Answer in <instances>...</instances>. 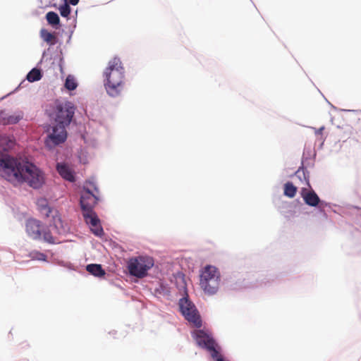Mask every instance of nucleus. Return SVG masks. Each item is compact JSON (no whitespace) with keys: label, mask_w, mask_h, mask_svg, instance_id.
I'll list each match as a JSON object with an SVG mask.
<instances>
[{"label":"nucleus","mask_w":361,"mask_h":361,"mask_svg":"<svg viewBox=\"0 0 361 361\" xmlns=\"http://www.w3.org/2000/svg\"><path fill=\"white\" fill-rule=\"evenodd\" d=\"M50 215H51V216H52L51 226H53L54 227V228L56 230V231L59 233L64 232L65 229L63 227V221L61 220V218L58 211L54 210L53 213L51 214Z\"/></svg>","instance_id":"obj_12"},{"label":"nucleus","mask_w":361,"mask_h":361,"mask_svg":"<svg viewBox=\"0 0 361 361\" xmlns=\"http://www.w3.org/2000/svg\"><path fill=\"white\" fill-rule=\"evenodd\" d=\"M103 75L106 93L112 97L120 96L125 87V69L119 58L109 61Z\"/></svg>","instance_id":"obj_3"},{"label":"nucleus","mask_w":361,"mask_h":361,"mask_svg":"<svg viewBox=\"0 0 361 361\" xmlns=\"http://www.w3.org/2000/svg\"><path fill=\"white\" fill-rule=\"evenodd\" d=\"M41 256H42V258H41V259H44V258H45V257H46V256H45L44 254H41Z\"/></svg>","instance_id":"obj_29"},{"label":"nucleus","mask_w":361,"mask_h":361,"mask_svg":"<svg viewBox=\"0 0 361 361\" xmlns=\"http://www.w3.org/2000/svg\"><path fill=\"white\" fill-rule=\"evenodd\" d=\"M80 0H69V2L71 4H72L73 6H75L78 4Z\"/></svg>","instance_id":"obj_27"},{"label":"nucleus","mask_w":361,"mask_h":361,"mask_svg":"<svg viewBox=\"0 0 361 361\" xmlns=\"http://www.w3.org/2000/svg\"><path fill=\"white\" fill-rule=\"evenodd\" d=\"M178 306L183 316H200L194 303L187 298L180 299Z\"/></svg>","instance_id":"obj_10"},{"label":"nucleus","mask_w":361,"mask_h":361,"mask_svg":"<svg viewBox=\"0 0 361 361\" xmlns=\"http://www.w3.org/2000/svg\"><path fill=\"white\" fill-rule=\"evenodd\" d=\"M65 87L69 90H74L77 87V83L73 77L68 75L66 78Z\"/></svg>","instance_id":"obj_21"},{"label":"nucleus","mask_w":361,"mask_h":361,"mask_svg":"<svg viewBox=\"0 0 361 361\" xmlns=\"http://www.w3.org/2000/svg\"><path fill=\"white\" fill-rule=\"evenodd\" d=\"M14 145L13 137L0 136V176L14 185L27 183L34 189L39 188L44 183V177L38 167L27 160L2 154Z\"/></svg>","instance_id":"obj_1"},{"label":"nucleus","mask_w":361,"mask_h":361,"mask_svg":"<svg viewBox=\"0 0 361 361\" xmlns=\"http://www.w3.org/2000/svg\"><path fill=\"white\" fill-rule=\"evenodd\" d=\"M75 114V108L69 102L56 103L51 117L56 122L51 132L45 140V146L52 149L56 145L64 142L67 138L66 127L68 126Z\"/></svg>","instance_id":"obj_2"},{"label":"nucleus","mask_w":361,"mask_h":361,"mask_svg":"<svg viewBox=\"0 0 361 361\" xmlns=\"http://www.w3.org/2000/svg\"><path fill=\"white\" fill-rule=\"evenodd\" d=\"M40 213L46 217H49L53 213L54 209L49 207L47 200L39 199L37 202Z\"/></svg>","instance_id":"obj_13"},{"label":"nucleus","mask_w":361,"mask_h":361,"mask_svg":"<svg viewBox=\"0 0 361 361\" xmlns=\"http://www.w3.org/2000/svg\"><path fill=\"white\" fill-rule=\"evenodd\" d=\"M82 214L86 223L90 226V228L96 226L97 224L100 223V221L94 212L85 213Z\"/></svg>","instance_id":"obj_15"},{"label":"nucleus","mask_w":361,"mask_h":361,"mask_svg":"<svg viewBox=\"0 0 361 361\" xmlns=\"http://www.w3.org/2000/svg\"><path fill=\"white\" fill-rule=\"evenodd\" d=\"M87 271L95 276H102L105 274L104 270L100 264H91L87 266Z\"/></svg>","instance_id":"obj_16"},{"label":"nucleus","mask_w":361,"mask_h":361,"mask_svg":"<svg viewBox=\"0 0 361 361\" xmlns=\"http://www.w3.org/2000/svg\"><path fill=\"white\" fill-rule=\"evenodd\" d=\"M4 115H5V111L0 110V124L4 125Z\"/></svg>","instance_id":"obj_26"},{"label":"nucleus","mask_w":361,"mask_h":361,"mask_svg":"<svg viewBox=\"0 0 361 361\" xmlns=\"http://www.w3.org/2000/svg\"><path fill=\"white\" fill-rule=\"evenodd\" d=\"M40 36L42 39L50 45H54L56 42V37L54 34L49 32L46 29H42Z\"/></svg>","instance_id":"obj_14"},{"label":"nucleus","mask_w":361,"mask_h":361,"mask_svg":"<svg viewBox=\"0 0 361 361\" xmlns=\"http://www.w3.org/2000/svg\"><path fill=\"white\" fill-rule=\"evenodd\" d=\"M188 321L192 324V325L197 328H200L202 326V317H185Z\"/></svg>","instance_id":"obj_23"},{"label":"nucleus","mask_w":361,"mask_h":361,"mask_svg":"<svg viewBox=\"0 0 361 361\" xmlns=\"http://www.w3.org/2000/svg\"><path fill=\"white\" fill-rule=\"evenodd\" d=\"M56 170L60 176L70 182L75 181V176L73 170L66 164L58 163Z\"/></svg>","instance_id":"obj_11"},{"label":"nucleus","mask_w":361,"mask_h":361,"mask_svg":"<svg viewBox=\"0 0 361 361\" xmlns=\"http://www.w3.org/2000/svg\"><path fill=\"white\" fill-rule=\"evenodd\" d=\"M198 346L207 349L212 357H216L219 351L213 338L204 330H195L192 333Z\"/></svg>","instance_id":"obj_9"},{"label":"nucleus","mask_w":361,"mask_h":361,"mask_svg":"<svg viewBox=\"0 0 361 361\" xmlns=\"http://www.w3.org/2000/svg\"><path fill=\"white\" fill-rule=\"evenodd\" d=\"M213 359L216 360V361H225L222 357V355L219 353V351L217 352L216 357H212Z\"/></svg>","instance_id":"obj_25"},{"label":"nucleus","mask_w":361,"mask_h":361,"mask_svg":"<svg viewBox=\"0 0 361 361\" xmlns=\"http://www.w3.org/2000/svg\"><path fill=\"white\" fill-rule=\"evenodd\" d=\"M99 200V190L93 180L85 182L80 197V206L82 214L94 212L93 209Z\"/></svg>","instance_id":"obj_5"},{"label":"nucleus","mask_w":361,"mask_h":361,"mask_svg":"<svg viewBox=\"0 0 361 361\" xmlns=\"http://www.w3.org/2000/svg\"><path fill=\"white\" fill-rule=\"evenodd\" d=\"M297 188L290 182H288L284 185V195L290 198L295 196Z\"/></svg>","instance_id":"obj_18"},{"label":"nucleus","mask_w":361,"mask_h":361,"mask_svg":"<svg viewBox=\"0 0 361 361\" xmlns=\"http://www.w3.org/2000/svg\"><path fill=\"white\" fill-rule=\"evenodd\" d=\"M154 265L152 257L140 256L131 258L128 262V269L130 275L142 279Z\"/></svg>","instance_id":"obj_7"},{"label":"nucleus","mask_w":361,"mask_h":361,"mask_svg":"<svg viewBox=\"0 0 361 361\" xmlns=\"http://www.w3.org/2000/svg\"><path fill=\"white\" fill-rule=\"evenodd\" d=\"M46 19L49 24L51 25H59L60 19L58 14L54 11H49L46 15Z\"/></svg>","instance_id":"obj_19"},{"label":"nucleus","mask_w":361,"mask_h":361,"mask_svg":"<svg viewBox=\"0 0 361 361\" xmlns=\"http://www.w3.org/2000/svg\"><path fill=\"white\" fill-rule=\"evenodd\" d=\"M25 229L27 235L33 240H43L49 243L54 244L56 240L52 236L50 231L45 228L43 224L39 220L30 219L27 221Z\"/></svg>","instance_id":"obj_6"},{"label":"nucleus","mask_w":361,"mask_h":361,"mask_svg":"<svg viewBox=\"0 0 361 361\" xmlns=\"http://www.w3.org/2000/svg\"><path fill=\"white\" fill-rule=\"evenodd\" d=\"M59 12L61 16L68 17L71 13L70 6L67 3H65L59 7Z\"/></svg>","instance_id":"obj_22"},{"label":"nucleus","mask_w":361,"mask_h":361,"mask_svg":"<svg viewBox=\"0 0 361 361\" xmlns=\"http://www.w3.org/2000/svg\"><path fill=\"white\" fill-rule=\"evenodd\" d=\"M295 178H298L302 183H305L306 187L301 188L300 195L304 202L309 206L316 207L320 202V199L317 193L307 188H310L309 182V174L304 169H299L295 173Z\"/></svg>","instance_id":"obj_8"},{"label":"nucleus","mask_w":361,"mask_h":361,"mask_svg":"<svg viewBox=\"0 0 361 361\" xmlns=\"http://www.w3.org/2000/svg\"><path fill=\"white\" fill-rule=\"evenodd\" d=\"M91 231L97 236H102L104 234V230L100 225V223L97 224L96 226L90 228Z\"/></svg>","instance_id":"obj_24"},{"label":"nucleus","mask_w":361,"mask_h":361,"mask_svg":"<svg viewBox=\"0 0 361 361\" xmlns=\"http://www.w3.org/2000/svg\"><path fill=\"white\" fill-rule=\"evenodd\" d=\"M324 127H321V128H319L317 130L316 133H317V134H322V131L324 130Z\"/></svg>","instance_id":"obj_28"},{"label":"nucleus","mask_w":361,"mask_h":361,"mask_svg":"<svg viewBox=\"0 0 361 361\" xmlns=\"http://www.w3.org/2000/svg\"><path fill=\"white\" fill-rule=\"evenodd\" d=\"M221 280V274L218 269L212 265H207L200 274V286L207 295L217 293Z\"/></svg>","instance_id":"obj_4"},{"label":"nucleus","mask_w":361,"mask_h":361,"mask_svg":"<svg viewBox=\"0 0 361 361\" xmlns=\"http://www.w3.org/2000/svg\"><path fill=\"white\" fill-rule=\"evenodd\" d=\"M22 118L23 114L8 116L7 114L5 112V115H4V125L17 123Z\"/></svg>","instance_id":"obj_17"},{"label":"nucleus","mask_w":361,"mask_h":361,"mask_svg":"<svg viewBox=\"0 0 361 361\" xmlns=\"http://www.w3.org/2000/svg\"><path fill=\"white\" fill-rule=\"evenodd\" d=\"M42 78L41 72L39 69L33 68L27 75V80L30 82L39 80Z\"/></svg>","instance_id":"obj_20"}]
</instances>
